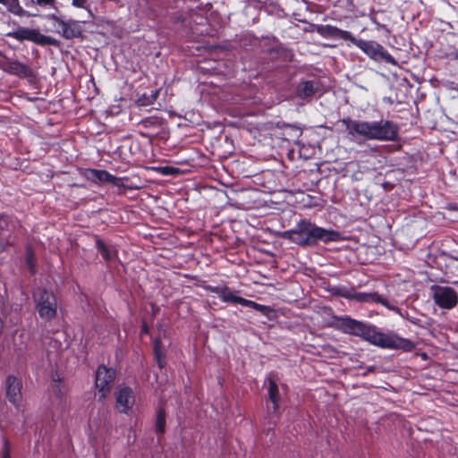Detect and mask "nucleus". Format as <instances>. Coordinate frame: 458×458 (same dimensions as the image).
<instances>
[{
	"instance_id": "obj_41",
	"label": "nucleus",
	"mask_w": 458,
	"mask_h": 458,
	"mask_svg": "<svg viewBox=\"0 0 458 458\" xmlns=\"http://www.w3.org/2000/svg\"><path fill=\"white\" fill-rule=\"evenodd\" d=\"M4 3V0H0V4H3Z\"/></svg>"
},
{
	"instance_id": "obj_28",
	"label": "nucleus",
	"mask_w": 458,
	"mask_h": 458,
	"mask_svg": "<svg viewBox=\"0 0 458 458\" xmlns=\"http://www.w3.org/2000/svg\"><path fill=\"white\" fill-rule=\"evenodd\" d=\"M36 4L41 8H51L59 13L56 0H36Z\"/></svg>"
},
{
	"instance_id": "obj_40",
	"label": "nucleus",
	"mask_w": 458,
	"mask_h": 458,
	"mask_svg": "<svg viewBox=\"0 0 458 458\" xmlns=\"http://www.w3.org/2000/svg\"><path fill=\"white\" fill-rule=\"evenodd\" d=\"M152 100L151 101H148V103H142V105H146V104H151Z\"/></svg>"
},
{
	"instance_id": "obj_18",
	"label": "nucleus",
	"mask_w": 458,
	"mask_h": 458,
	"mask_svg": "<svg viewBox=\"0 0 458 458\" xmlns=\"http://www.w3.org/2000/svg\"><path fill=\"white\" fill-rule=\"evenodd\" d=\"M153 355L154 359L160 369L166 366V355L163 350L162 340L157 336L153 341Z\"/></svg>"
},
{
	"instance_id": "obj_30",
	"label": "nucleus",
	"mask_w": 458,
	"mask_h": 458,
	"mask_svg": "<svg viewBox=\"0 0 458 458\" xmlns=\"http://www.w3.org/2000/svg\"><path fill=\"white\" fill-rule=\"evenodd\" d=\"M397 313L400 316H402L403 318H406L412 325H415V326L420 327H424V325L422 324L421 319H420L418 318H415V317H410L407 312H406V316H404L401 311L397 312Z\"/></svg>"
},
{
	"instance_id": "obj_36",
	"label": "nucleus",
	"mask_w": 458,
	"mask_h": 458,
	"mask_svg": "<svg viewBox=\"0 0 458 458\" xmlns=\"http://www.w3.org/2000/svg\"><path fill=\"white\" fill-rule=\"evenodd\" d=\"M7 216H0V227L3 226V223H6L7 222Z\"/></svg>"
},
{
	"instance_id": "obj_27",
	"label": "nucleus",
	"mask_w": 458,
	"mask_h": 458,
	"mask_svg": "<svg viewBox=\"0 0 458 458\" xmlns=\"http://www.w3.org/2000/svg\"><path fill=\"white\" fill-rule=\"evenodd\" d=\"M370 21L371 22L375 25V29L378 31L382 30L385 32L386 36H389L390 33H391V30L386 25V24H383L381 23L377 18V15L376 14H372L370 15Z\"/></svg>"
},
{
	"instance_id": "obj_8",
	"label": "nucleus",
	"mask_w": 458,
	"mask_h": 458,
	"mask_svg": "<svg viewBox=\"0 0 458 458\" xmlns=\"http://www.w3.org/2000/svg\"><path fill=\"white\" fill-rule=\"evenodd\" d=\"M48 21H52L58 24L61 28L60 35L65 39L80 38L83 36V29L81 21L68 19L64 20L55 13H49L46 16Z\"/></svg>"
},
{
	"instance_id": "obj_19",
	"label": "nucleus",
	"mask_w": 458,
	"mask_h": 458,
	"mask_svg": "<svg viewBox=\"0 0 458 458\" xmlns=\"http://www.w3.org/2000/svg\"><path fill=\"white\" fill-rule=\"evenodd\" d=\"M268 399L273 403V413H278L281 396L278 386L273 378H268Z\"/></svg>"
},
{
	"instance_id": "obj_12",
	"label": "nucleus",
	"mask_w": 458,
	"mask_h": 458,
	"mask_svg": "<svg viewBox=\"0 0 458 458\" xmlns=\"http://www.w3.org/2000/svg\"><path fill=\"white\" fill-rule=\"evenodd\" d=\"M115 408L120 413L128 414L135 403L133 390L128 386H123L115 393Z\"/></svg>"
},
{
	"instance_id": "obj_2",
	"label": "nucleus",
	"mask_w": 458,
	"mask_h": 458,
	"mask_svg": "<svg viewBox=\"0 0 458 458\" xmlns=\"http://www.w3.org/2000/svg\"><path fill=\"white\" fill-rule=\"evenodd\" d=\"M342 123L349 135L363 140L396 141L399 139V126L390 120L360 121L344 118Z\"/></svg>"
},
{
	"instance_id": "obj_9",
	"label": "nucleus",
	"mask_w": 458,
	"mask_h": 458,
	"mask_svg": "<svg viewBox=\"0 0 458 458\" xmlns=\"http://www.w3.org/2000/svg\"><path fill=\"white\" fill-rule=\"evenodd\" d=\"M432 291L433 300L439 308L451 310L457 305L458 293L454 288L434 285L432 286Z\"/></svg>"
},
{
	"instance_id": "obj_35",
	"label": "nucleus",
	"mask_w": 458,
	"mask_h": 458,
	"mask_svg": "<svg viewBox=\"0 0 458 458\" xmlns=\"http://www.w3.org/2000/svg\"><path fill=\"white\" fill-rule=\"evenodd\" d=\"M25 6L28 8H32L38 6L36 4V0H25Z\"/></svg>"
},
{
	"instance_id": "obj_38",
	"label": "nucleus",
	"mask_w": 458,
	"mask_h": 458,
	"mask_svg": "<svg viewBox=\"0 0 458 458\" xmlns=\"http://www.w3.org/2000/svg\"><path fill=\"white\" fill-rule=\"evenodd\" d=\"M157 93L156 92L154 95H152V100L156 99L157 98Z\"/></svg>"
},
{
	"instance_id": "obj_10",
	"label": "nucleus",
	"mask_w": 458,
	"mask_h": 458,
	"mask_svg": "<svg viewBox=\"0 0 458 458\" xmlns=\"http://www.w3.org/2000/svg\"><path fill=\"white\" fill-rule=\"evenodd\" d=\"M199 285L204 290H206L209 293L217 294L223 302L232 303V304H240L242 306H244V304L246 302L247 299L238 296L237 293L239 292L232 290L227 285L213 286V285L208 284L205 281L202 282Z\"/></svg>"
},
{
	"instance_id": "obj_3",
	"label": "nucleus",
	"mask_w": 458,
	"mask_h": 458,
	"mask_svg": "<svg viewBox=\"0 0 458 458\" xmlns=\"http://www.w3.org/2000/svg\"><path fill=\"white\" fill-rule=\"evenodd\" d=\"M284 239L289 240L301 247H314L319 242L327 244L341 240L339 232L318 226L310 220L301 219L293 229L282 233Z\"/></svg>"
},
{
	"instance_id": "obj_25",
	"label": "nucleus",
	"mask_w": 458,
	"mask_h": 458,
	"mask_svg": "<svg viewBox=\"0 0 458 458\" xmlns=\"http://www.w3.org/2000/svg\"><path fill=\"white\" fill-rule=\"evenodd\" d=\"M25 262L31 276L37 272V258L36 254L30 247H28L25 254Z\"/></svg>"
},
{
	"instance_id": "obj_14",
	"label": "nucleus",
	"mask_w": 458,
	"mask_h": 458,
	"mask_svg": "<svg viewBox=\"0 0 458 458\" xmlns=\"http://www.w3.org/2000/svg\"><path fill=\"white\" fill-rule=\"evenodd\" d=\"M348 298L354 300L358 302L361 303H378L382 306L386 307L389 310H393L394 312H400V309L393 304H391L385 297L378 294L376 292L371 293H361V292H355L350 296H347Z\"/></svg>"
},
{
	"instance_id": "obj_16",
	"label": "nucleus",
	"mask_w": 458,
	"mask_h": 458,
	"mask_svg": "<svg viewBox=\"0 0 458 458\" xmlns=\"http://www.w3.org/2000/svg\"><path fill=\"white\" fill-rule=\"evenodd\" d=\"M319 82L318 81H304L297 86V95L301 98L313 97L319 90Z\"/></svg>"
},
{
	"instance_id": "obj_6",
	"label": "nucleus",
	"mask_w": 458,
	"mask_h": 458,
	"mask_svg": "<svg viewBox=\"0 0 458 458\" xmlns=\"http://www.w3.org/2000/svg\"><path fill=\"white\" fill-rule=\"evenodd\" d=\"M7 37L18 41L28 40L41 47L59 46V41L56 38L42 34L38 29L18 27L15 30L8 32Z\"/></svg>"
},
{
	"instance_id": "obj_24",
	"label": "nucleus",
	"mask_w": 458,
	"mask_h": 458,
	"mask_svg": "<svg viewBox=\"0 0 458 458\" xmlns=\"http://www.w3.org/2000/svg\"><path fill=\"white\" fill-rule=\"evenodd\" d=\"M53 382L52 390L55 396L60 400L63 399L66 394V388L63 379L57 373L53 377Z\"/></svg>"
},
{
	"instance_id": "obj_34",
	"label": "nucleus",
	"mask_w": 458,
	"mask_h": 458,
	"mask_svg": "<svg viewBox=\"0 0 458 458\" xmlns=\"http://www.w3.org/2000/svg\"><path fill=\"white\" fill-rule=\"evenodd\" d=\"M148 334H149V327L147 324V322L144 320L142 322L141 328H140V335L142 336L143 335H148Z\"/></svg>"
},
{
	"instance_id": "obj_29",
	"label": "nucleus",
	"mask_w": 458,
	"mask_h": 458,
	"mask_svg": "<svg viewBox=\"0 0 458 458\" xmlns=\"http://www.w3.org/2000/svg\"><path fill=\"white\" fill-rule=\"evenodd\" d=\"M159 171L163 175H177L180 172L179 168L169 165L160 167Z\"/></svg>"
},
{
	"instance_id": "obj_7",
	"label": "nucleus",
	"mask_w": 458,
	"mask_h": 458,
	"mask_svg": "<svg viewBox=\"0 0 458 458\" xmlns=\"http://www.w3.org/2000/svg\"><path fill=\"white\" fill-rule=\"evenodd\" d=\"M116 369L107 368L101 364L98 367L95 377V386L100 394L99 400H104L110 394L116 378Z\"/></svg>"
},
{
	"instance_id": "obj_5",
	"label": "nucleus",
	"mask_w": 458,
	"mask_h": 458,
	"mask_svg": "<svg viewBox=\"0 0 458 458\" xmlns=\"http://www.w3.org/2000/svg\"><path fill=\"white\" fill-rule=\"evenodd\" d=\"M32 299L41 319L49 322L57 316V298L52 291L45 287H38L32 293Z\"/></svg>"
},
{
	"instance_id": "obj_37",
	"label": "nucleus",
	"mask_w": 458,
	"mask_h": 458,
	"mask_svg": "<svg viewBox=\"0 0 458 458\" xmlns=\"http://www.w3.org/2000/svg\"><path fill=\"white\" fill-rule=\"evenodd\" d=\"M454 59L458 60V48L454 53Z\"/></svg>"
},
{
	"instance_id": "obj_21",
	"label": "nucleus",
	"mask_w": 458,
	"mask_h": 458,
	"mask_svg": "<svg viewBox=\"0 0 458 458\" xmlns=\"http://www.w3.org/2000/svg\"><path fill=\"white\" fill-rule=\"evenodd\" d=\"M7 9V11L16 16L21 17L27 15L26 11L20 4V0H4L2 4ZM31 14H28L30 16Z\"/></svg>"
},
{
	"instance_id": "obj_31",
	"label": "nucleus",
	"mask_w": 458,
	"mask_h": 458,
	"mask_svg": "<svg viewBox=\"0 0 458 458\" xmlns=\"http://www.w3.org/2000/svg\"><path fill=\"white\" fill-rule=\"evenodd\" d=\"M2 458H11V444L7 438L4 439Z\"/></svg>"
},
{
	"instance_id": "obj_20",
	"label": "nucleus",
	"mask_w": 458,
	"mask_h": 458,
	"mask_svg": "<svg viewBox=\"0 0 458 458\" xmlns=\"http://www.w3.org/2000/svg\"><path fill=\"white\" fill-rule=\"evenodd\" d=\"M168 15V10L163 1L158 2L157 4H151L148 8V16L153 21H157L160 18H165Z\"/></svg>"
},
{
	"instance_id": "obj_33",
	"label": "nucleus",
	"mask_w": 458,
	"mask_h": 458,
	"mask_svg": "<svg viewBox=\"0 0 458 458\" xmlns=\"http://www.w3.org/2000/svg\"><path fill=\"white\" fill-rule=\"evenodd\" d=\"M88 0H72V4L78 8H85Z\"/></svg>"
},
{
	"instance_id": "obj_17",
	"label": "nucleus",
	"mask_w": 458,
	"mask_h": 458,
	"mask_svg": "<svg viewBox=\"0 0 458 458\" xmlns=\"http://www.w3.org/2000/svg\"><path fill=\"white\" fill-rule=\"evenodd\" d=\"M93 238L96 242V248L105 261L109 262L113 259L114 256L117 257V250L114 247H113V255L111 248L98 234H94Z\"/></svg>"
},
{
	"instance_id": "obj_15",
	"label": "nucleus",
	"mask_w": 458,
	"mask_h": 458,
	"mask_svg": "<svg viewBox=\"0 0 458 458\" xmlns=\"http://www.w3.org/2000/svg\"><path fill=\"white\" fill-rule=\"evenodd\" d=\"M3 70L21 79H30L35 77V72L29 64H23L18 60H9L4 66Z\"/></svg>"
},
{
	"instance_id": "obj_4",
	"label": "nucleus",
	"mask_w": 458,
	"mask_h": 458,
	"mask_svg": "<svg viewBox=\"0 0 458 458\" xmlns=\"http://www.w3.org/2000/svg\"><path fill=\"white\" fill-rule=\"evenodd\" d=\"M316 31L324 38L343 39L352 42L376 62H385L397 65V61L394 57L382 45L376 41L357 39L350 31L329 24L317 26Z\"/></svg>"
},
{
	"instance_id": "obj_39",
	"label": "nucleus",
	"mask_w": 458,
	"mask_h": 458,
	"mask_svg": "<svg viewBox=\"0 0 458 458\" xmlns=\"http://www.w3.org/2000/svg\"><path fill=\"white\" fill-rule=\"evenodd\" d=\"M293 129H294L296 131H298L301 134V131L298 128L293 127Z\"/></svg>"
},
{
	"instance_id": "obj_11",
	"label": "nucleus",
	"mask_w": 458,
	"mask_h": 458,
	"mask_svg": "<svg viewBox=\"0 0 458 458\" xmlns=\"http://www.w3.org/2000/svg\"><path fill=\"white\" fill-rule=\"evenodd\" d=\"M5 395L9 403L19 408L22 400V382L21 379L9 375L4 382Z\"/></svg>"
},
{
	"instance_id": "obj_22",
	"label": "nucleus",
	"mask_w": 458,
	"mask_h": 458,
	"mask_svg": "<svg viewBox=\"0 0 458 458\" xmlns=\"http://www.w3.org/2000/svg\"><path fill=\"white\" fill-rule=\"evenodd\" d=\"M244 307L251 308L268 318H271V315L275 312V310L272 307L259 304L254 301L248 299L246 300Z\"/></svg>"
},
{
	"instance_id": "obj_32",
	"label": "nucleus",
	"mask_w": 458,
	"mask_h": 458,
	"mask_svg": "<svg viewBox=\"0 0 458 458\" xmlns=\"http://www.w3.org/2000/svg\"><path fill=\"white\" fill-rule=\"evenodd\" d=\"M171 21L174 22V23H179V22H183L184 21V17L182 14L179 13H174L171 15Z\"/></svg>"
},
{
	"instance_id": "obj_13",
	"label": "nucleus",
	"mask_w": 458,
	"mask_h": 458,
	"mask_svg": "<svg viewBox=\"0 0 458 458\" xmlns=\"http://www.w3.org/2000/svg\"><path fill=\"white\" fill-rule=\"evenodd\" d=\"M83 175L87 180L94 183L109 182L117 187H123V179L113 175L106 170L88 168L83 173Z\"/></svg>"
},
{
	"instance_id": "obj_26",
	"label": "nucleus",
	"mask_w": 458,
	"mask_h": 458,
	"mask_svg": "<svg viewBox=\"0 0 458 458\" xmlns=\"http://www.w3.org/2000/svg\"><path fill=\"white\" fill-rule=\"evenodd\" d=\"M451 274L448 276L449 280L453 283H458V259L453 258L449 264L446 265L445 274Z\"/></svg>"
},
{
	"instance_id": "obj_1",
	"label": "nucleus",
	"mask_w": 458,
	"mask_h": 458,
	"mask_svg": "<svg viewBox=\"0 0 458 458\" xmlns=\"http://www.w3.org/2000/svg\"><path fill=\"white\" fill-rule=\"evenodd\" d=\"M335 327L344 334L359 336L382 349L411 352L416 346L410 339L403 338L394 332H381L373 324L356 320L348 316L335 317Z\"/></svg>"
},
{
	"instance_id": "obj_23",
	"label": "nucleus",
	"mask_w": 458,
	"mask_h": 458,
	"mask_svg": "<svg viewBox=\"0 0 458 458\" xmlns=\"http://www.w3.org/2000/svg\"><path fill=\"white\" fill-rule=\"evenodd\" d=\"M166 424V412L164 407H158L157 410L156 431L158 435H164Z\"/></svg>"
}]
</instances>
